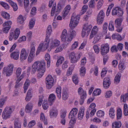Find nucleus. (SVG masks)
Instances as JSON below:
<instances>
[{
  "label": "nucleus",
  "mask_w": 128,
  "mask_h": 128,
  "mask_svg": "<svg viewBox=\"0 0 128 128\" xmlns=\"http://www.w3.org/2000/svg\"><path fill=\"white\" fill-rule=\"evenodd\" d=\"M20 34V30L19 28H16L14 31L10 32L9 37V40L11 41L13 38L16 40L17 39Z\"/></svg>",
  "instance_id": "obj_12"
},
{
  "label": "nucleus",
  "mask_w": 128,
  "mask_h": 128,
  "mask_svg": "<svg viewBox=\"0 0 128 128\" xmlns=\"http://www.w3.org/2000/svg\"><path fill=\"white\" fill-rule=\"evenodd\" d=\"M96 6V4L94 0H91L90 1L89 4V6L91 8H94Z\"/></svg>",
  "instance_id": "obj_61"
},
{
  "label": "nucleus",
  "mask_w": 128,
  "mask_h": 128,
  "mask_svg": "<svg viewBox=\"0 0 128 128\" xmlns=\"http://www.w3.org/2000/svg\"><path fill=\"white\" fill-rule=\"evenodd\" d=\"M96 115L99 118H102L104 115V112L103 111L100 110L96 112Z\"/></svg>",
  "instance_id": "obj_53"
},
{
  "label": "nucleus",
  "mask_w": 128,
  "mask_h": 128,
  "mask_svg": "<svg viewBox=\"0 0 128 128\" xmlns=\"http://www.w3.org/2000/svg\"><path fill=\"white\" fill-rule=\"evenodd\" d=\"M14 110L12 106H6L4 108L2 114V117L3 119L6 120L9 118L11 116V114Z\"/></svg>",
  "instance_id": "obj_4"
},
{
  "label": "nucleus",
  "mask_w": 128,
  "mask_h": 128,
  "mask_svg": "<svg viewBox=\"0 0 128 128\" xmlns=\"http://www.w3.org/2000/svg\"><path fill=\"white\" fill-rule=\"evenodd\" d=\"M45 60L47 61V66L48 68H49L50 66V57L49 54L46 53L44 57Z\"/></svg>",
  "instance_id": "obj_30"
},
{
  "label": "nucleus",
  "mask_w": 128,
  "mask_h": 128,
  "mask_svg": "<svg viewBox=\"0 0 128 128\" xmlns=\"http://www.w3.org/2000/svg\"><path fill=\"white\" fill-rule=\"evenodd\" d=\"M112 37L113 39H117L118 40L120 41L122 40V38L121 36L118 34H113Z\"/></svg>",
  "instance_id": "obj_44"
},
{
  "label": "nucleus",
  "mask_w": 128,
  "mask_h": 128,
  "mask_svg": "<svg viewBox=\"0 0 128 128\" xmlns=\"http://www.w3.org/2000/svg\"><path fill=\"white\" fill-rule=\"evenodd\" d=\"M68 97V95L67 92L66 90L63 91L62 92V98L64 100H66Z\"/></svg>",
  "instance_id": "obj_56"
},
{
  "label": "nucleus",
  "mask_w": 128,
  "mask_h": 128,
  "mask_svg": "<svg viewBox=\"0 0 128 128\" xmlns=\"http://www.w3.org/2000/svg\"><path fill=\"white\" fill-rule=\"evenodd\" d=\"M122 21L121 18H117L115 20L114 24L116 28L120 26Z\"/></svg>",
  "instance_id": "obj_34"
},
{
  "label": "nucleus",
  "mask_w": 128,
  "mask_h": 128,
  "mask_svg": "<svg viewBox=\"0 0 128 128\" xmlns=\"http://www.w3.org/2000/svg\"><path fill=\"white\" fill-rule=\"evenodd\" d=\"M116 119L117 120H120L122 116V112L121 109L120 108H118L116 110Z\"/></svg>",
  "instance_id": "obj_33"
},
{
  "label": "nucleus",
  "mask_w": 128,
  "mask_h": 128,
  "mask_svg": "<svg viewBox=\"0 0 128 128\" xmlns=\"http://www.w3.org/2000/svg\"><path fill=\"white\" fill-rule=\"evenodd\" d=\"M30 82V81L28 79H27L26 80L24 86V93L26 92V90L29 86Z\"/></svg>",
  "instance_id": "obj_49"
},
{
  "label": "nucleus",
  "mask_w": 128,
  "mask_h": 128,
  "mask_svg": "<svg viewBox=\"0 0 128 128\" xmlns=\"http://www.w3.org/2000/svg\"><path fill=\"white\" fill-rule=\"evenodd\" d=\"M7 96H3L0 98V108H2L7 100Z\"/></svg>",
  "instance_id": "obj_37"
},
{
  "label": "nucleus",
  "mask_w": 128,
  "mask_h": 128,
  "mask_svg": "<svg viewBox=\"0 0 128 128\" xmlns=\"http://www.w3.org/2000/svg\"><path fill=\"white\" fill-rule=\"evenodd\" d=\"M20 54L18 50L14 51L10 54V56L11 58L15 60H17L19 59Z\"/></svg>",
  "instance_id": "obj_21"
},
{
  "label": "nucleus",
  "mask_w": 128,
  "mask_h": 128,
  "mask_svg": "<svg viewBox=\"0 0 128 128\" xmlns=\"http://www.w3.org/2000/svg\"><path fill=\"white\" fill-rule=\"evenodd\" d=\"M0 4L5 9L8 10L10 8V6L6 3L3 1H0Z\"/></svg>",
  "instance_id": "obj_54"
},
{
  "label": "nucleus",
  "mask_w": 128,
  "mask_h": 128,
  "mask_svg": "<svg viewBox=\"0 0 128 128\" xmlns=\"http://www.w3.org/2000/svg\"><path fill=\"white\" fill-rule=\"evenodd\" d=\"M60 38L62 42L66 44H68L72 41L68 33L67 30H64L60 36Z\"/></svg>",
  "instance_id": "obj_5"
},
{
  "label": "nucleus",
  "mask_w": 128,
  "mask_h": 128,
  "mask_svg": "<svg viewBox=\"0 0 128 128\" xmlns=\"http://www.w3.org/2000/svg\"><path fill=\"white\" fill-rule=\"evenodd\" d=\"M124 13V12L122 9L118 7H116L113 8L112 14L113 16L116 15L118 16H122Z\"/></svg>",
  "instance_id": "obj_13"
},
{
  "label": "nucleus",
  "mask_w": 128,
  "mask_h": 128,
  "mask_svg": "<svg viewBox=\"0 0 128 128\" xmlns=\"http://www.w3.org/2000/svg\"><path fill=\"white\" fill-rule=\"evenodd\" d=\"M33 108V104L31 102L28 103L25 107V111L26 113H30L32 110Z\"/></svg>",
  "instance_id": "obj_26"
},
{
  "label": "nucleus",
  "mask_w": 128,
  "mask_h": 128,
  "mask_svg": "<svg viewBox=\"0 0 128 128\" xmlns=\"http://www.w3.org/2000/svg\"><path fill=\"white\" fill-rule=\"evenodd\" d=\"M42 107L43 109L44 110H47L48 107L47 101L46 100H44L42 104Z\"/></svg>",
  "instance_id": "obj_63"
},
{
  "label": "nucleus",
  "mask_w": 128,
  "mask_h": 128,
  "mask_svg": "<svg viewBox=\"0 0 128 128\" xmlns=\"http://www.w3.org/2000/svg\"><path fill=\"white\" fill-rule=\"evenodd\" d=\"M108 28L109 30L110 31H112L114 30V23L113 21H111L110 22Z\"/></svg>",
  "instance_id": "obj_51"
},
{
  "label": "nucleus",
  "mask_w": 128,
  "mask_h": 128,
  "mask_svg": "<svg viewBox=\"0 0 128 128\" xmlns=\"http://www.w3.org/2000/svg\"><path fill=\"white\" fill-rule=\"evenodd\" d=\"M79 16H72L70 21L69 26L70 28L72 29L75 28L79 23Z\"/></svg>",
  "instance_id": "obj_7"
},
{
  "label": "nucleus",
  "mask_w": 128,
  "mask_h": 128,
  "mask_svg": "<svg viewBox=\"0 0 128 128\" xmlns=\"http://www.w3.org/2000/svg\"><path fill=\"white\" fill-rule=\"evenodd\" d=\"M104 17V14L102 10L98 13L97 18V22L98 24H102L103 22Z\"/></svg>",
  "instance_id": "obj_15"
},
{
  "label": "nucleus",
  "mask_w": 128,
  "mask_h": 128,
  "mask_svg": "<svg viewBox=\"0 0 128 128\" xmlns=\"http://www.w3.org/2000/svg\"><path fill=\"white\" fill-rule=\"evenodd\" d=\"M74 67V66L73 65L70 67L68 68L66 73L67 75L68 76H70L72 74V71L73 70Z\"/></svg>",
  "instance_id": "obj_52"
},
{
  "label": "nucleus",
  "mask_w": 128,
  "mask_h": 128,
  "mask_svg": "<svg viewBox=\"0 0 128 128\" xmlns=\"http://www.w3.org/2000/svg\"><path fill=\"white\" fill-rule=\"evenodd\" d=\"M1 15L2 17L5 19H8L10 18V14L4 11L2 12Z\"/></svg>",
  "instance_id": "obj_46"
},
{
  "label": "nucleus",
  "mask_w": 128,
  "mask_h": 128,
  "mask_svg": "<svg viewBox=\"0 0 128 128\" xmlns=\"http://www.w3.org/2000/svg\"><path fill=\"white\" fill-rule=\"evenodd\" d=\"M12 24V22L10 20H8L5 22L3 24L2 26H3L8 27L10 28L11 27V25Z\"/></svg>",
  "instance_id": "obj_48"
},
{
  "label": "nucleus",
  "mask_w": 128,
  "mask_h": 128,
  "mask_svg": "<svg viewBox=\"0 0 128 128\" xmlns=\"http://www.w3.org/2000/svg\"><path fill=\"white\" fill-rule=\"evenodd\" d=\"M101 90L99 88H98L95 90L93 91L92 95L93 96H97L101 94Z\"/></svg>",
  "instance_id": "obj_50"
},
{
  "label": "nucleus",
  "mask_w": 128,
  "mask_h": 128,
  "mask_svg": "<svg viewBox=\"0 0 128 128\" xmlns=\"http://www.w3.org/2000/svg\"><path fill=\"white\" fill-rule=\"evenodd\" d=\"M115 110L113 108H111L109 109V116L112 119H113L115 117Z\"/></svg>",
  "instance_id": "obj_31"
},
{
  "label": "nucleus",
  "mask_w": 128,
  "mask_h": 128,
  "mask_svg": "<svg viewBox=\"0 0 128 128\" xmlns=\"http://www.w3.org/2000/svg\"><path fill=\"white\" fill-rule=\"evenodd\" d=\"M110 84V82L109 78L108 77L105 78L104 80L103 85L104 87L105 88H108Z\"/></svg>",
  "instance_id": "obj_24"
},
{
  "label": "nucleus",
  "mask_w": 128,
  "mask_h": 128,
  "mask_svg": "<svg viewBox=\"0 0 128 128\" xmlns=\"http://www.w3.org/2000/svg\"><path fill=\"white\" fill-rule=\"evenodd\" d=\"M56 5H54L52 6L50 13L51 16H55L58 14L62 10V6L60 4H58L56 8Z\"/></svg>",
  "instance_id": "obj_9"
},
{
  "label": "nucleus",
  "mask_w": 128,
  "mask_h": 128,
  "mask_svg": "<svg viewBox=\"0 0 128 128\" xmlns=\"http://www.w3.org/2000/svg\"><path fill=\"white\" fill-rule=\"evenodd\" d=\"M100 52L102 55H104L108 53L109 51V47L108 44L101 45L100 48Z\"/></svg>",
  "instance_id": "obj_14"
},
{
  "label": "nucleus",
  "mask_w": 128,
  "mask_h": 128,
  "mask_svg": "<svg viewBox=\"0 0 128 128\" xmlns=\"http://www.w3.org/2000/svg\"><path fill=\"white\" fill-rule=\"evenodd\" d=\"M52 32V28L51 25L48 26L46 31L45 39L50 41V37Z\"/></svg>",
  "instance_id": "obj_19"
},
{
  "label": "nucleus",
  "mask_w": 128,
  "mask_h": 128,
  "mask_svg": "<svg viewBox=\"0 0 128 128\" xmlns=\"http://www.w3.org/2000/svg\"><path fill=\"white\" fill-rule=\"evenodd\" d=\"M78 94L81 96V98H86V92L84 91L82 88H79L78 89Z\"/></svg>",
  "instance_id": "obj_25"
},
{
  "label": "nucleus",
  "mask_w": 128,
  "mask_h": 128,
  "mask_svg": "<svg viewBox=\"0 0 128 128\" xmlns=\"http://www.w3.org/2000/svg\"><path fill=\"white\" fill-rule=\"evenodd\" d=\"M68 33L72 40L75 37L77 34L76 31L72 29L70 30Z\"/></svg>",
  "instance_id": "obj_29"
},
{
  "label": "nucleus",
  "mask_w": 128,
  "mask_h": 128,
  "mask_svg": "<svg viewBox=\"0 0 128 128\" xmlns=\"http://www.w3.org/2000/svg\"><path fill=\"white\" fill-rule=\"evenodd\" d=\"M128 100V93H126L120 96V101L121 102H126V100Z\"/></svg>",
  "instance_id": "obj_39"
},
{
  "label": "nucleus",
  "mask_w": 128,
  "mask_h": 128,
  "mask_svg": "<svg viewBox=\"0 0 128 128\" xmlns=\"http://www.w3.org/2000/svg\"><path fill=\"white\" fill-rule=\"evenodd\" d=\"M22 72V69L20 68H18L16 71V75L17 82H19L24 77V74L22 73L21 74Z\"/></svg>",
  "instance_id": "obj_17"
},
{
  "label": "nucleus",
  "mask_w": 128,
  "mask_h": 128,
  "mask_svg": "<svg viewBox=\"0 0 128 128\" xmlns=\"http://www.w3.org/2000/svg\"><path fill=\"white\" fill-rule=\"evenodd\" d=\"M121 74L120 73H118L116 75L114 80V83L117 84L119 83L120 81Z\"/></svg>",
  "instance_id": "obj_32"
},
{
  "label": "nucleus",
  "mask_w": 128,
  "mask_h": 128,
  "mask_svg": "<svg viewBox=\"0 0 128 128\" xmlns=\"http://www.w3.org/2000/svg\"><path fill=\"white\" fill-rule=\"evenodd\" d=\"M98 30V28L96 26H95L93 27L90 34L89 37L90 39H91L93 38L94 36L97 34Z\"/></svg>",
  "instance_id": "obj_23"
},
{
  "label": "nucleus",
  "mask_w": 128,
  "mask_h": 128,
  "mask_svg": "<svg viewBox=\"0 0 128 128\" xmlns=\"http://www.w3.org/2000/svg\"><path fill=\"white\" fill-rule=\"evenodd\" d=\"M50 41L45 39L44 41L41 42L39 44L36 50V55L38 56L40 52H44L49 48Z\"/></svg>",
  "instance_id": "obj_2"
},
{
  "label": "nucleus",
  "mask_w": 128,
  "mask_h": 128,
  "mask_svg": "<svg viewBox=\"0 0 128 128\" xmlns=\"http://www.w3.org/2000/svg\"><path fill=\"white\" fill-rule=\"evenodd\" d=\"M58 110L56 108L52 107L49 112L50 118H53L56 117L58 115Z\"/></svg>",
  "instance_id": "obj_18"
},
{
  "label": "nucleus",
  "mask_w": 128,
  "mask_h": 128,
  "mask_svg": "<svg viewBox=\"0 0 128 128\" xmlns=\"http://www.w3.org/2000/svg\"><path fill=\"white\" fill-rule=\"evenodd\" d=\"M64 57L62 56H60L57 60L56 63V66H58L64 62Z\"/></svg>",
  "instance_id": "obj_40"
},
{
  "label": "nucleus",
  "mask_w": 128,
  "mask_h": 128,
  "mask_svg": "<svg viewBox=\"0 0 128 128\" xmlns=\"http://www.w3.org/2000/svg\"><path fill=\"white\" fill-rule=\"evenodd\" d=\"M26 19V18L25 17H24L22 15H20L18 18V22L19 24H22Z\"/></svg>",
  "instance_id": "obj_42"
},
{
  "label": "nucleus",
  "mask_w": 128,
  "mask_h": 128,
  "mask_svg": "<svg viewBox=\"0 0 128 128\" xmlns=\"http://www.w3.org/2000/svg\"><path fill=\"white\" fill-rule=\"evenodd\" d=\"M92 27V25L88 23L84 24L83 25L81 33L82 37L83 38L86 36L87 37L89 35Z\"/></svg>",
  "instance_id": "obj_3"
},
{
  "label": "nucleus",
  "mask_w": 128,
  "mask_h": 128,
  "mask_svg": "<svg viewBox=\"0 0 128 128\" xmlns=\"http://www.w3.org/2000/svg\"><path fill=\"white\" fill-rule=\"evenodd\" d=\"M121 123L120 121H116L112 124V128H120L121 126Z\"/></svg>",
  "instance_id": "obj_38"
},
{
  "label": "nucleus",
  "mask_w": 128,
  "mask_h": 128,
  "mask_svg": "<svg viewBox=\"0 0 128 128\" xmlns=\"http://www.w3.org/2000/svg\"><path fill=\"white\" fill-rule=\"evenodd\" d=\"M56 99V96L54 94H51L49 95L48 98V101L50 103V105H52L55 100Z\"/></svg>",
  "instance_id": "obj_28"
},
{
  "label": "nucleus",
  "mask_w": 128,
  "mask_h": 128,
  "mask_svg": "<svg viewBox=\"0 0 128 128\" xmlns=\"http://www.w3.org/2000/svg\"><path fill=\"white\" fill-rule=\"evenodd\" d=\"M100 35L98 34L95 36L94 37V40L93 41V43L95 44L97 42L100 38Z\"/></svg>",
  "instance_id": "obj_59"
},
{
  "label": "nucleus",
  "mask_w": 128,
  "mask_h": 128,
  "mask_svg": "<svg viewBox=\"0 0 128 128\" xmlns=\"http://www.w3.org/2000/svg\"><path fill=\"white\" fill-rule=\"evenodd\" d=\"M35 56L29 54L28 58V62L31 63L34 60Z\"/></svg>",
  "instance_id": "obj_60"
},
{
  "label": "nucleus",
  "mask_w": 128,
  "mask_h": 128,
  "mask_svg": "<svg viewBox=\"0 0 128 128\" xmlns=\"http://www.w3.org/2000/svg\"><path fill=\"white\" fill-rule=\"evenodd\" d=\"M31 90H29L26 94L25 100L26 101H28L30 100L32 97Z\"/></svg>",
  "instance_id": "obj_36"
},
{
  "label": "nucleus",
  "mask_w": 128,
  "mask_h": 128,
  "mask_svg": "<svg viewBox=\"0 0 128 128\" xmlns=\"http://www.w3.org/2000/svg\"><path fill=\"white\" fill-rule=\"evenodd\" d=\"M84 108L82 106L79 110L78 114V120H82L84 116Z\"/></svg>",
  "instance_id": "obj_20"
},
{
  "label": "nucleus",
  "mask_w": 128,
  "mask_h": 128,
  "mask_svg": "<svg viewBox=\"0 0 128 128\" xmlns=\"http://www.w3.org/2000/svg\"><path fill=\"white\" fill-rule=\"evenodd\" d=\"M37 8L35 6L32 7L30 12V14L32 16H34L36 13Z\"/></svg>",
  "instance_id": "obj_57"
},
{
  "label": "nucleus",
  "mask_w": 128,
  "mask_h": 128,
  "mask_svg": "<svg viewBox=\"0 0 128 128\" xmlns=\"http://www.w3.org/2000/svg\"><path fill=\"white\" fill-rule=\"evenodd\" d=\"M8 1L14 10V11H16L18 9V6L17 4L10 0H8Z\"/></svg>",
  "instance_id": "obj_35"
},
{
  "label": "nucleus",
  "mask_w": 128,
  "mask_h": 128,
  "mask_svg": "<svg viewBox=\"0 0 128 128\" xmlns=\"http://www.w3.org/2000/svg\"><path fill=\"white\" fill-rule=\"evenodd\" d=\"M36 124V122L35 120H32L29 122L28 127V128H32Z\"/></svg>",
  "instance_id": "obj_62"
},
{
  "label": "nucleus",
  "mask_w": 128,
  "mask_h": 128,
  "mask_svg": "<svg viewBox=\"0 0 128 128\" xmlns=\"http://www.w3.org/2000/svg\"><path fill=\"white\" fill-rule=\"evenodd\" d=\"M104 3L103 0H99L98 2L96 5L97 8L100 9L102 7Z\"/></svg>",
  "instance_id": "obj_58"
},
{
  "label": "nucleus",
  "mask_w": 128,
  "mask_h": 128,
  "mask_svg": "<svg viewBox=\"0 0 128 128\" xmlns=\"http://www.w3.org/2000/svg\"><path fill=\"white\" fill-rule=\"evenodd\" d=\"M35 19L33 18L30 20L29 24V27L30 29H32L34 27L35 24Z\"/></svg>",
  "instance_id": "obj_43"
},
{
  "label": "nucleus",
  "mask_w": 128,
  "mask_h": 128,
  "mask_svg": "<svg viewBox=\"0 0 128 128\" xmlns=\"http://www.w3.org/2000/svg\"><path fill=\"white\" fill-rule=\"evenodd\" d=\"M56 92L58 98L59 99H60L61 97V88L60 86H59L56 88Z\"/></svg>",
  "instance_id": "obj_41"
},
{
  "label": "nucleus",
  "mask_w": 128,
  "mask_h": 128,
  "mask_svg": "<svg viewBox=\"0 0 128 128\" xmlns=\"http://www.w3.org/2000/svg\"><path fill=\"white\" fill-rule=\"evenodd\" d=\"M46 63L44 60H37L34 62L32 65L31 74H35L38 72L37 77L40 78L44 75L46 71Z\"/></svg>",
  "instance_id": "obj_1"
},
{
  "label": "nucleus",
  "mask_w": 128,
  "mask_h": 128,
  "mask_svg": "<svg viewBox=\"0 0 128 128\" xmlns=\"http://www.w3.org/2000/svg\"><path fill=\"white\" fill-rule=\"evenodd\" d=\"M14 66L13 64H10L4 67L3 69V73L7 77L10 76L13 73Z\"/></svg>",
  "instance_id": "obj_6"
},
{
  "label": "nucleus",
  "mask_w": 128,
  "mask_h": 128,
  "mask_svg": "<svg viewBox=\"0 0 128 128\" xmlns=\"http://www.w3.org/2000/svg\"><path fill=\"white\" fill-rule=\"evenodd\" d=\"M40 120L44 122L45 125H47L48 124L47 122V119L45 117L44 114L42 112L40 113Z\"/></svg>",
  "instance_id": "obj_47"
},
{
  "label": "nucleus",
  "mask_w": 128,
  "mask_h": 128,
  "mask_svg": "<svg viewBox=\"0 0 128 128\" xmlns=\"http://www.w3.org/2000/svg\"><path fill=\"white\" fill-rule=\"evenodd\" d=\"M86 69L84 66H82L80 69V74L81 76H84L86 73Z\"/></svg>",
  "instance_id": "obj_45"
},
{
  "label": "nucleus",
  "mask_w": 128,
  "mask_h": 128,
  "mask_svg": "<svg viewBox=\"0 0 128 128\" xmlns=\"http://www.w3.org/2000/svg\"><path fill=\"white\" fill-rule=\"evenodd\" d=\"M78 111V110L77 108H72L68 116L71 117H76Z\"/></svg>",
  "instance_id": "obj_27"
},
{
  "label": "nucleus",
  "mask_w": 128,
  "mask_h": 128,
  "mask_svg": "<svg viewBox=\"0 0 128 128\" xmlns=\"http://www.w3.org/2000/svg\"><path fill=\"white\" fill-rule=\"evenodd\" d=\"M36 42H32L30 45V51L29 54L35 56V52H36Z\"/></svg>",
  "instance_id": "obj_22"
},
{
  "label": "nucleus",
  "mask_w": 128,
  "mask_h": 128,
  "mask_svg": "<svg viewBox=\"0 0 128 128\" xmlns=\"http://www.w3.org/2000/svg\"><path fill=\"white\" fill-rule=\"evenodd\" d=\"M81 57L80 54H77L74 52L70 53L69 55V58L71 62L72 63H76Z\"/></svg>",
  "instance_id": "obj_11"
},
{
  "label": "nucleus",
  "mask_w": 128,
  "mask_h": 128,
  "mask_svg": "<svg viewBox=\"0 0 128 128\" xmlns=\"http://www.w3.org/2000/svg\"><path fill=\"white\" fill-rule=\"evenodd\" d=\"M50 46L48 49V51H50L52 49L55 48L59 46L60 44V40L56 38H52L50 39Z\"/></svg>",
  "instance_id": "obj_8"
},
{
  "label": "nucleus",
  "mask_w": 128,
  "mask_h": 128,
  "mask_svg": "<svg viewBox=\"0 0 128 128\" xmlns=\"http://www.w3.org/2000/svg\"><path fill=\"white\" fill-rule=\"evenodd\" d=\"M46 84L47 88H51L54 84V79L51 75H48L46 78Z\"/></svg>",
  "instance_id": "obj_10"
},
{
  "label": "nucleus",
  "mask_w": 128,
  "mask_h": 128,
  "mask_svg": "<svg viewBox=\"0 0 128 128\" xmlns=\"http://www.w3.org/2000/svg\"><path fill=\"white\" fill-rule=\"evenodd\" d=\"M28 54V52L26 49H22L20 51V60L22 61L26 59Z\"/></svg>",
  "instance_id": "obj_16"
},
{
  "label": "nucleus",
  "mask_w": 128,
  "mask_h": 128,
  "mask_svg": "<svg viewBox=\"0 0 128 128\" xmlns=\"http://www.w3.org/2000/svg\"><path fill=\"white\" fill-rule=\"evenodd\" d=\"M68 118H69L71 119L70 121L69 124L71 126H72V125L75 124L76 122V118L75 117H71L69 116Z\"/></svg>",
  "instance_id": "obj_55"
},
{
  "label": "nucleus",
  "mask_w": 128,
  "mask_h": 128,
  "mask_svg": "<svg viewBox=\"0 0 128 128\" xmlns=\"http://www.w3.org/2000/svg\"><path fill=\"white\" fill-rule=\"evenodd\" d=\"M56 48L54 51V52L56 53L62 52L63 50L64 47L62 46L56 47Z\"/></svg>",
  "instance_id": "obj_64"
}]
</instances>
